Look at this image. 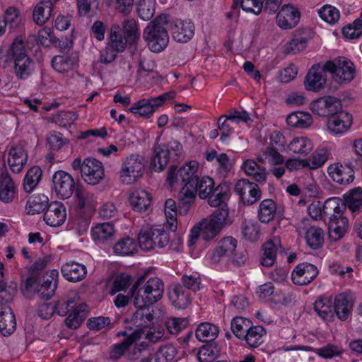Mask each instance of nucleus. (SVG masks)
I'll return each instance as SVG.
<instances>
[{"instance_id":"obj_1","label":"nucleus","mask_w":362,"mask_h":362,"mask_svg":"<svg viewBox=\"0 0 362 362\" xmlns=\"http://www.w3.org/2000/svg\"><path fill=\"white\" fill-rule=\"evenodd\" d=\"M130 292L135 307H149L162 298L164 285L159 278L146 281L145 276H141L133 284Z\"/></svg>"},{"instance_id":"obj_2","label":"nucleus","mask_w":362,"mask_h":362,"mask_svg":"<svg viewBox=\"0 0 362 362\" xmlns=\"http://www.w3.org/2000/svg\"><path fill=\"white\" fill-rule=\"evenodd\" d=\"M169 16L160 14L151 21L143 33V37L153 52H160L168 45L169 36L165 25H168Z\"/></svg>"},{"instance_id":"obj_3","label":"nucleus","mask_w":362,"mask_h":362,"mask_svg":"<svg viewBox=\"0 0 362 362\" xmlns=\"http://www.w3.org/2000/svg\"><path fill=\"white\" fill-rule=\"evenodd\" d=\"M8 57L13 61L14 74L17 79L26 80L34 72L35 62L27 53L22 40L16 39L8 50Z\"/></svg>"},{"instance_id":"obj_4","label":"nucleus","mask_w":362,"mask_h":362,"mask_svg":"<svg viewBox=\"0 0 362 362\" xmlns=\"http://www.w3.org/2000/svg\"><path fill=\"white\" fill-rule=\"evenodd\" d=\"M176 95L175 90H170L150 98H142L135 103L129 111L136 116L150 118L167 100L173 99Z\"/></svg>"},{"instance_id":"obj_5","label":"nucleus","mask_w":362,"mask_h":362,"mask_svg":"<svg viewBox=\"0 0 362 362\" xmlns=\"http://www.w3.org/2000/svg\"><path fill=\"white\" fill-rule=\"evenodd\" d=\"M169 240V235L161 226L143 228L138 236L139 247L146 252L154 250L156 247H165Z\"/></svg>"},{"instance_id":"obj_6","label":"nucleus","mask_w":362,"mask_h":362,"mask_svg":"<svg viewBox=\"0 0 362 362\" xmlns=\"http://www.w3.org/2000/svg\"><path fill=\"white\" fill-rule=\"evenodd\" d=\"M325 69L332 74L333 81L339 85L347 84L355 77L354 64L345 57L326 62Z\"/></svg>"},{"instance_id":"obj_7","label":"nucleus","mask_w":362,"mask_h":362,"mask_svg":"<svg viewBox=\"0 0 362 362\" xmlns=\"http://www.w3.org/2000/svg\"><path fill=\"white\" fill-rule=\"evenodd\" d=\"M197 169L198 163L196 161H190L177 170L175 167H171L167 181L171 187L183 185L182 187L194 188L198 177Z\"/></svg>"},{"instance_id":"obj_8","label":"nucleus","mask_w":362,"mask_h":362,"mask_svg":"<svg viewBox=\"0 0 362 362\" xmlns=\"http://www.w3.org/2000/svg\"><path fill=\"white\" fill-rule=\"evenodd\" d=\"M59 272L57 269L48 272L42 277V281L37 283L35 277L30 276L26 281L27 288H34L37 295L44 299H49L54 293L57 288V284Z\"/></svg>"},{"instance_id":"obj_9","label":"nucleus","mask_w":362,"mask_h":362,"mask_svg":"<svg viewBox=\"0 0 362 362\" xmlns=\"http://www.w3.org/2000/svg\"><path fill=\"white\" fill-rule=\"evenodd\" d=\"M202 223L204 225L203 240L206 241L212 240L223 227L230 223L228 218V209L223 205L213 212L209 221L202 222Z\"/></svg>"},{"instance_id":"obj_10","label":"nucleus","mask_w":362,"mask_h":362,"mask_svg":"<svg viewBox=\"0 0 362 362\" xmlns=\"http://www.w3.org/2000/svg\"><path fill=\"white\" fill-rule=\"evenodd\" d=\"M144 169V163L141 157L137 154L129 156L122 163L120 171L121 181L127 185L134 183L142 176Z\"/></svg>"},{"instance_id":"obj_11","label":"nucleus","mask_w":362,"mask_h":362,"mask_svg":"<svg viewBox=\"0 0 362 362\" xmlns=\"http://www.w3.org/2000/svg\"><path fill=\"white\" fill-rule=\"evenodd\" d=\"M310 107L311 111L320 117H330L342 110L339 99L334 96H325L313 100Z\"/></svg>"},{"instance_id":"obj_12","label":"nucleus","mask_w":362,"mask_h":362,"mask_svg":"<svg viewBox=\"0 0 362 362\" xmlns=\"http://www.w3.org/2000/svg\"><path fill=\"white\" fill-rule=\"evenodd\" d=\"M53 190L58 197L66 199L71 197L76 189L74 178L63 170H58L52 176Z\"/></svg>"},{"instance_id":"obj_13","label":"nucleus","mask_w":362,"mask_h":362,"mask_svg":"<svg viewBox=\"0 0 362 362\" xmlns=\"http://www.w3.org/2000/svg\"><path fill=\"white\" fill-rule=\"evenodd\" d=\"M235 192L245 205H252L262 196V192L257 184L247 179L239 180L235 185Z\"/></svg>"},{"instance_id":"obj_14","label":"nucleus","mask_w":362,"mask_h":362,"mask_svg":"<svg viewBox=\"0 0 362 362\" xmlns=\"http://www.w3.org/2000/svg\"><path fill=\"white\" fill-rule=\"evenodd\" d=\"M325 64L323 66L319 64H314L307 73L304 86L306 90L310 91H320L322 90L327 82Z\"/></svg>"},{"instance_id":"obj_15","label":"nucleus","mask_w":362,"mask_h":362,"mask_svg":"<svg viewBox=\"0 0 362 362\" xmlns=\"http://www.w3.org/2000/svg\"><path fill=\"white\" fill-rule=\"evenodd\" d=\"M300 234H303L307 245L313 250L321 247L324 243V231L317 226H310L308 220L302 221L298 227Z\"/></svg>"},{"instance_id":"obj_16","label":"nucleus","mask_w":362,"mask_h":362,"mask_svg":"<svg viewBox=\"0 0 362 362\" xmlns=\"http://www.w3.org/2000/svg\"><path fill=\"white\" fill-rule=\"evenodd\" d=\"M168 25L173 38L178 42L186 43L194 36V25L191 21L182 20L172 21L169 18Z\"/></svg>"},{"instance_id":"obj_17","label":"nucleus","mask_w":362,"mask_h":362,"mask_svg":"<svg viewBox=\"0 0 362 362\" xmlns=\"http://www.w3.org/2000/svg\"><path fill=\"white\" fill-rule=\"evenodd\" d=\"M300 19V13L297 8L291 4L284 5L276 17V24L284 30H289L296 27Z\"/></svg>"},{"instance_id":"obj_18","label":"nucleus","mask_w":362,"mask_h":362,"mask_svg":"<svg viewBox=\"0 0 362 362\" xmlns=\"http://www.w3.org/2000/svg\"><path fill=\"white\" fill-rule=\"evenodd\" d=\"M104 176V168L100 161L91 158L85 159L81 177L86 182L90 185H97Z\"/></svg>"},{"instance_id":"obj_19","label":"nucleus","mask_w":362,"mask_h":362,"mask_svg":"<svg viewBox=\"0 0 362 362\" xmlns=\"http://www.w3.org/2000/svg\"><path fill=\"white\" fill-rule=\"evenodd\" d=\"M317 268L310 263H301L293 269L291 279L293 284L304 286L310 284L317 276Z\"/></svg>"},{"instance_id":"obj_20","label":"nucleus","mask_w":362,"mask_h":362,"mask_svg":"<svg viewBox=\"0 0 362 362\" xmlns=\"http://www.w3.org/2000/svg\"><path fill=\"white\" fill-rule=\"evenodd\" d=\"M66 219V207L59 202H51L44 214V221L51 227L61 226Z\"/></svg>"},{"instance_id":"obj_21","label":"nucleus","mask_w":362,"mask_h":362,"mask_svg":"<svg viewBox=\"0 0 362 362\" xmlns=\"http://www.w3.org/2000/svg\"><path fill=\"white\" fill-rule=\"evenodd\" d=\"M327 172L332 180L340 185H348L354 179V171L349 165L335 163L328 167Z\"/></svg>"},{"instance_id":"obj_22","label":"nucleus","mask_w":362,"mask_h":362,"mask_svg":"<svg viewBox=\"0 0 362 362\" xmlns=\"http://www.w3.org/2000/svg\"><path fill=\"white\" fill-rule=\"evenodd\" d=\"M352 123V116L348 112L340 110L330 116L327 121V126L332 134H341L346 132Z\"/></svg>"},{"instance_id":"obj_23","label":"nucleus","mask_w":362,"mask_h":362,"mask_svg":"<svg viewBox=\"0 0 362 362\" xmlns=\"http://www.w3.org/2000/svg\"><path fill=\"white\" fill-rule=\"evenodd\" d=\"M61 272L68 281L78 282L86 276L87 269L84 264L76 262H68L62 266Z\"/></svg>"},{"instance_id":"obj_24","label":"nucleus","mask_w":362,"mask_h":362,"mask_svg":"<svg viewBox=\"0 0 362 362\" xmlns=\"http://www.w3.org/2000/svg\"><path fill=\"white\" fill-rule=\"evenodd\" d=\"M237 240L232 237L221 239L214 250L211 259L214 263H218L223 257H232L235 252Z\"/></svg>"},{"instance_id":"obj_25","label":"nucleus","mask_w":362,"mask_h":362,"mask_svg":"<svg viewBox=\"0 0 362 362\" xmlns=\"http://www.w3.org/2000/svg\"><path fill=\"white\" fill-rule=\"evenodd\" d=\"M348 227V219L343 215L339 216H334L329 218L328 228L330 239L334 241H337L341 239L346 233Z\"/></svg>"},{"instance_id":"obj_26","label":"nucleus","mask_w":362,"mask_h":362,"mask_svg":"<svg viewBox=\"0 0 362 362\" xmlns=\"http://www.w3.org/2000/svg\"><path fill=\"white\" fill-rule=\"evenodd\" d=\"M28 160L27 152L22 146H13L8 152V162L11 170L15 173H20Z\"/></svg>"},{"instance_id":"obj_27","label":"nucleus","mask_w":362,"mask_h":362,"mask_svg":"<svg viewBox=\"0 0 362 362\" xmlns=\"http://www.w3.org/2000/svg\"><path fill=\"white\" fill-rule=\"evenodd\" d=\"M170 153L165 144L155 146L153 155L150 162V168L155 172H161L166 167L170 160Z\"/></svg>"},{"instance_id":"obj_28","label":"nucleus","mask_w":362,"mask_h":362,"mask_svg":"<svg viewBox=\"0 0 362 362\" xmlns=\"http://www.w3.org/2000/svg\"><path fill=\"white\" fill-rule=\"evenodd\" d=\"M16 194V187L7 173L0 175V201L5 204L13 201Z\"/></svg>"},{"instance_id":"obj_29","label":"nucleus","mask_w":362,"mask_h":362,"mask_svg":"<svg viewBox=\"0 0 362 362\" xmlns=\"http://www.w3.org/2000/svg\"><path fill=\"white\" fill-rule=\"evenodd\" d=\"M129 202L134 211H145L151 204V197L146 190L136 189L129 194Z\"/></svg>"},{"instance_id":"obj_30","label":"nucleus","mask_w":362,"mask_h":362,"mask_svg":"<svg viewBox=\"0 0 362 362\" xmlns=\"http://www.w3.org/2000/svg\"><path fill=\"white\" fill-rule=\"evenodd\" d=\"M241 168L247 175L252 177L256 182L259 183L266 182L267 175L266 168L258 164L255 160L247 159L245 160Z\"/></svg>"},{"instance_id":"obj_31","label":"nucleus","mask_w":362,"mask_h":362,"mask_svg":"<svg viewBox=\"0 0 362 362\" xmlns=\"http://www.w3.org/2000/svg\"><path fill=\"white\" fill-rule=\"evenodd\" d=\"M77 293L75 291H69L66 294L59 297L54 304L55 313L60 316H64L72 309L76 307Z\"/></svg>"},{"instance_id":"obj_32","label":"nucleus","mask_w":362,"mask_h":362,"mask_svg":"<svg viewBox=\"0 0 362 362\" xmlns=\"http://www.w3.org/2000/svg\"><path fill=\"white\" fill-rule=\"evenodd\" d=\"M53 3L50 0H42L34 8L33 11V21L38 25L47 23L52 16Z\"/></svg>"},{"instance_id":"obj_33","label":"nucleus","mask_w":362,"mask_h":362,"mask_svg":"<svg viewBox=\"0 0 362 362\" xmlns=\"http://www.w3.org/2000/svg\"><path fill=\"white\" fill-rule=\"evenodd\" d=\"M16 328V317L11 308H4L0 312V332L5 337L11 335Z\"/></svg>"},{"instance_id":"obj_34","label":"nucleus","mask_w":362,"mask_h":362,"mask_svg":"<svg viewBox=\"0 0 362 362\" xmlns=\"http://www.w3.org/2000/svg\"><path fill=\"white\" fill-rule=\"evenodd\" d=\"M137 310L132 317V322L136 327L135 330H140L150 326L153 320V315L149 310V307H136Z\"/></svg>"},{"instance_id":"obj_35","label":"nucleus","mask_w":362,"mask_h":362,"mask_svg":"<svg viewBox=\"0 0 362 362\" xmlns=\"http://www.w3.org/2000/svg\"><path fill=\"white\" fill-rule=\"evenodd\" d=\"M115 233V226L112 222L98 224L93 228L91 232L93 239L103 243L112 240Z\"/></svg>"},{"instance_id":"obj_36","label":"nucleus","mask_w":362,"mask_h":362,"mask_svg":"<svg viewBox=\"0 0 362 362\" xmlns=\"http://www.w3.org/2000/svg\"><path fill=\"white\" fill-rule=\"evenodd\" d=\"M141 338L140 330H134L127 337L119 344H115L112 350L110 352V357L112 359H118L125 351H127L130 346Z\"/></svg>"},{"instance_id":"obj_37","label":"nucleus","mask_w":362,"mask_h":362,"mask_svg":"<svg viewBox=\"0 0 362 362\" xmlns=\"http://www.w3.org/2000/svg\"><path fill=\"white\" fill-rule=\"evenodd\" d=\"M276 214V203L271 199L262 201L257 211L258 220L263 223L272 221Z\"/></svg>"},{"instance_id":"obj_38","label":"nucleus","mask_w":362,"mask_h":362,"mask_svg":"<svg viewBox=\"0 0 362 362\" xmlns=\"http://www.w3.org/2000/svg\"><path fill=\"white\" fill-rule=\"evenodd\" d=\"M313 306L315 313L324 320L331 321L334 318V307L330 297L319 298Z\"/></svg>"},{"instance_id":"obj_39","label":"nucleus","mask_w":362,"mask_h":362,"mask_svg":"<svg viewBox=\"0 0 362 362\" xmlns=\"http://www.w3.org/2000/svg\"><path fill=\"white\" fill-rule=\"evenodd\" d=\"M113 251L117 255L132 256L137 252L138 245L134 238L124 237L114 245Z\"/></svg>"},{"instance_id":"obj_40","label":"nucleus","mask_w":362,"mask_h":362,"mask_svg":"<svg viewBox=\"0 0 362 362\" xmlns=\"http://www.w3.org/2000/svg\"><path fill=\"white\" fill-rule=\"evenodd\" d=\"M352 301L350 297L344 293H341L335 298L334 314L341 320H345L352 309Z\"/></svg>"},{"instance_id":"obj_41","label":"nucleus","mask_w":362,"mask_h":362,"mask_svg":"<svg viewBox=\"0 0 362 362\" xmlns=\"http://www.w3.org/2000/svg\"><path fill=\"white\" fill-rule=\"evenodd\" d=\"M169 297L172 303L179 309H184L190 303V293L181 284L174 286Z\"/></svg>"},{"instance_id":"obj_42","label":"nucleus","mask_w":362,"mask_h":362,"mask_svg":"<svg viewBox=\"0 0 362 362\" xmlns=\"http://www.w3.org/2000/svg\"><path fill=\"white\" fill-rule=\"evenodd\" d=\"M279 246L280 241L277 239L268 240L262 245L263 256L261 260L262 265L269 267L274 264Z\"/></svg>"},{"instance_id":"obj_43","label":"nucleus","mask_w":362,"mask_h":362,"mask_svg":"<svg viewBox=\"0 0 362 362\" xmlns=\"http://www.w3.org/2000/svg\"><path fill=\"white\" fill-rule=\"evenodd\" d=\"M86 310L87 305L85 303H81L69 311L68 317L65 319L66 325L70 329L78 328L86 318Z\"/></svg>"},{"instance_id":"obj_44","label":"nucleus","mask_w":362,"mask_h":362,"mask_svg":"<svg viewBox=\"0 0 362 362\" xmlns=\"http://www.w3.org/2000/svg\"><path fill=\"white\" fill-rule=\"evenodd\" d=\"M218 327L209 322H202L196 329V337L199 341L209 342L214 341L218 336Z\"/></svg>"},{"instance_id":"obj_45","label":"nucleus","mask_w":362,"mask_h":362,"mask_svg":"<svg viewBox=\"0 0 362 362\" xmlns=\"http://www.w3.org/2000/svg\"><path fill=\"white\" fill-rule=\"evenodd\" d=\"M195 188L182 187L178 197V210L180 214H186L194 203L196 194Z\"/></svg>"},{"instance_id":"obj_46","label":"nucleus","mask_w":362,"mask_h":362,"mask_svg":"<svg viewBox=\"0 0 362 362\" xmlns=\"http://www.w3.org/2000/svg\"><path fill=\"white\" fill-rule=\"evenodd\" d=\"M49 199L45 194H37L29 198L26 209L29 214H37L47 209Z\"/></svg>"},{"instance_id":"obj_47","label":"nucleus","mask_w":362,"mask_h":362,"mask_svg":"<svg viewBox=\"0 0 362 362\" xmlns=\"http://www.w3.org/2000/svg\"><path fill=\"white\" fill-rule=\"evenodd\" d=\"M287 124L292 127L307 128L313 123L310 114L305 112H295L290 114L286 118Z\"/></svg>"},{"instance_id":"obj_48","label":"nucleus","mask_w":362,"mask_h":362,"mask_svg":"<svg viewBox=\"0 0 362 362\" xmlns=\"http://www.w3.org/2000/svg\"><path fill=\"white\" fill-rule=\"evenodd\" d=\"M290 151L294 153L307 155L313 148L312 141L307 137L298 136L295 137L288 145Z\"/></svg>"},{"instance_id":"obj_49","label":"nucleus","mask_w":362,"mask_h":362,"mask_svg":"<svg viewBox=\"0 0 362 362\" xmlns=\"http://www.w3.org/2000/svg\"><path fill=\"white\" fill-rule=\"evenodd\" d=\"M194 185L195 194L198 192L199 198L202 199H206L213 192L214 189V182L208 176H204L202 178L198 177Z\"/></svg>"},{"instance_id":"obj_50","label":"nucleus","mask_w":362,"mask_h":362,"mask_svg":"<svg viewBox=\"0 0 362 362\" xmlns=\"http://www.w3.org/2000/svg\"><path fill=\"white\" fill-rule=\"evenodd\" d=\"M265 334L266 331L263 327L251 325L243 339L250 346L257 347L263 342Z\"/></svg>"},{"instance_id":"obj_51","label":"nucleus","mask_w":362,"mask_h":362,"mask_svg":"<svg viewBox=\"0 0 362 362\" xmlns=\"http://www.w3.org/2000/svg\"><path fill=\"white\" fill-rule=\"evenodd\" d=\"M42 177V170L38 166L32 167L26 173L23 182V189L31 192L39 183Z\"/></svg>"},{"instance_id":"obj_52","label":"nucleus","mask_w":362,"mask_h":362,"mask_svg":"<svg viewBox=\"0 0 362 362\" xmlns=\"http://www.w3.org/2000/svg\"><path fill=\"white\" fill-rule=\"evenodd\" d=\"M220 349L215 344L202 346L197 354L199 362H214L219 356Z\"/></svg>"},{"instance_id":"obj_53","label":"nucleus","mask_w":362,"mask_h":362,"mask_svg":"<svg viewBox=\"0 0 362 362\" xmlns=\"http://www.w3.org/2000/svg\"><path fill=\"white\" fill-rule=\"evenodd\" d=\"M329 157L327 149L317 150L310 158L304 159L306 168L315 170L322 166Z\"/></svg>"},{"instance_id":"obj_54","label":"nucleus","mask_w":362,"mask_h":362,"mask_svg":"<svg viewBox=\"0 0 362 362\" xmlns=\"http://www.w3.org/2000/svg\"><path fill=\"white\" fill-rule=\"evenodd\" d=\"M75 198L80 209L92 208L95 202L94 194L83 187L75 189Z\"/></svg>"},{"instance_id":"obj_55","label":"nucleus","mask_w":362,"mask_h":362,"mask_svg":"<svg viewBox=\"0 0 362 362\" xmlns=\"http://www.w3.org/2000/svg\"><path fill=\"white\" fill-rule=\"evenodd\" d=\"M346 205L352 212H356L362 207V189L356 188L344 195Z\"/></svg>"},{"instance_id":"obj_56","label":"nucleus","mask_w":362,"mask_h":362,"mask_svg":"<svg viewBox=\"0 0 362 362\" xmlns=\"http://www.w3.org/2000/svg\"><path fill=\"white\" fill-rule=\"evenodd\" d=\"M251 325L252 322L248 319L235 317L231 321L230 329L238 338L243 339Z\"/></svg>"},{"instance_id":"obj_57","label":"nucleus","mask_w":362,"mask_h":362,"mask_svg":"<svg viewBox=\"0 0 362 362\" xmlns=\"http://www.w3.org/2000/svg\"><path fill=\"white\" fill-rule=\"evenodd\" d=\"M228 197V187L219 185L214 189L213 192L207 197L208 203L212 207L222 206V203Z\"/></svg>"},{"instance_id":"obj_58","label":"nucleus","mask_w":362,"mask_h":362,"mask_svg":"<svg viewBox=\"0 0 362 362\" xmlns=\"http://www.w3.org/2000/svg\"><path fill=\"white\" fill-rule=\"evenodd\" d=\"M122 28L124 37L129 40V41L133 42L139 39L140 33L138 24L134 18L124 20L122 23Z\"/></svg>"},{"instance_id":"obj_59","label":"nucleus","mask_w":362,"mask_h":362,"mask_svg":"<svg viewBox=\"0 0 362 362\" xmlns=\"http://www.w3.org/2000/svg\"><path fill=\"white\" fill-rule=\"evenodd\" d=\"M320 17L330 25L336 24L340 18L339 11L331 5H325L318 10Z\"/></svg>"},{"instance_id":"obj_60","label":"nucleus","mask_w":362,"mask_h":362,"mask_svg":"<svg viewBox=\"0 0 362 362\" xmlns=\"http://www.w3.org/2000/svg\"><path fill=\"white\" fill-rule=\"evenodd\" d=\"M4 21L6 27L11 30L18 28L21 23L19 10L15 6H9L4 12Z\"/></svg>"},{"instance_id":"obj_61","label":"nucleus","mask_w":362,"mask_h":362,"mask_svg":"<svg viewBox=\"0 0 362 362\" xmlns=\"http://www.w3.org/2000/svg\"><path fill=\"white\" fill-rule=\"evenodd\" d=\"M177 353V349L172 344L161 346L156 354V362H174Z\"/></svg>"},{"instance_id":"obj_62","label":"nucleus","mask_w":362,"mask_h":362,"mask_svg":"<svg viewBox=\"0 0 362 362\" xmlns=\"http://www.w3.org/2000/svg\"><path fill=\"white\" fill-rule=\"evenodd\" d=\"M165 214L169 229L175 232L177 229V206L175 200L168 199L165 203Z\"/></svg>"},{"instance_id":"obj_63","label":"nucleus","mask_w":362,"mask_h":362,"mask_svg":"<svg viewBox=\"0 0 362 362\" xmlns=\"http://www.w3.org/2000/svg\"><path fill=\"white\" fill-rule=\"evenodd\" d=\"M75 60L69 56L57 55L52 59V67L58 72H67L73 69Z\"/></svg>"},{"instance_id":"obj_64","label":"nucleus","mask_w":362,"mask_h":362,"mask_svg":"<svg viewBox=\"0 0 362 362\" xmlns=\"http://www.w3.org/2000/svg\"><path fill=\"white\" fill-rule=\"evenodd\" d=\"M137 13L144 21L150 20L155 13V4L153 0H139L137 6Z\"/></svg>"}]
</instances>
